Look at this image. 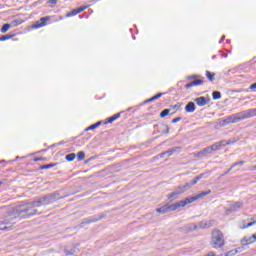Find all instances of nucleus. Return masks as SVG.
Listing matches in <instances>:
<instances>
[{"instance_id": "obj_9", "label": "nucleus", "mask_w": 256, "mask_h": 256, "mask_svg": "<svg viewBox=\"0 0 256 256\" xmlns=\"http://www.w3.org/2000/svg\"><path fill=\"white\" fill-rule=\"evenodd\" d=\"M212 153H214L212 146H208L206 148H203L201 151H199L195 157H199L200 159H203V157H209V155H211Z\"/></svg>"}, {"instance_id": "obj_14", "label": "nucleus", "mask_w": 256, "mask_h": 256, "mask_svg": "<svg viewBox=\"0 0 256 256\" xmlns=\"http://www.w3.org/2000/svg\"><path fill=\"white\" fill-rule=\"evenodd\" d=\"M256 241V236L252 235V236H245L242 240H241V245H243V247L247 246V245H251L252 243H255Z\"/></svg>"}, {"instance_id": "obj_42", "label": "nucleus", "mask_w": 256, "mask_h": 256, "mask_svg": "<svg viewBox=\"0 0 256 256\" xmlns=\"http://www.w3.org/2000/svg\"><path fill=\"white\" fill-rule=\"evenodd\" d=\"M45 2V0H38L36 2H34L31 7H37V5H43V3Z\"/></svg>"}, {"instance_id": "obj_18", "label": "nucleus", "mask_w": 256, "mask_h": 256, "mask_svg": "<svg viewBox=\"0 0 256 256\" xmlns=\"http://www.w3.org/2000/svg\"><path fill=\"white\" fill-rule=\"evenodd\" d=\"M241 207H243V203L242 202H235L233 204L230 205V211H239V209H241Z\"/></svg>"}, {"instance_id": "obj_61", "label": "nucleus", "mask_w": 256, "mask_h": 256, "mask_svg": "<svg viewBox=\"0 0 256 256\" xmlns=\"http://www.w3.org/2000/svg\"><path fill=\"white\" fill-rule=\"evenodd\" d=\"M254 225H256V220L254 221Z\"/></svg>"}, {"instance_id": "obj_40", "label": "nucleus", "mask_w": 256, "mask_h": 256, "mask_svg": "<svg viewBox=\"0 0 256 256\" xmlns=\"http://www.w3.org/2000/svg\"><path fill=\"white\" fill-rule=\"evenodd\" d=\"M198 227H199V229H207V227H209V225L205 222H199Z\"/></svg>"}, {"instance_id": "obj_56", "label": "nucleus", "mask_w": 256, "mask_h": 256, "mask_svg": "<svg viewBox=\"0 0 256 256\" xmlns=\"http://www.w3.org/2000/svg\"><path fill=\"white\" fill-rule=\"evenodd\" d=\"M10 225V227H13V225H15V222H11Z\"/></svg>"}, {"instance_id": "obj_49", "label": "nucleus", "mask_w": 256, "mask_h": 256, "mask_svg": "<svg viewBox=\"0 0 256 256\" xmlns=\"http://www.w3.org/2000/svg\"><path fill=\"white\" fill-rule=\"evenodd\" d=\"M249 89H250L251 91H255V89H256V82L253 83V84H251V85L249 86Z\"/></svg>"}, {"instance_id": "obj_46", "label": "nucleus", "mask_w": 256, "mask_h": 256, "mask_svg": "<svg viewBox=\"0 0 256 256\" xmlns=\"http://www.w3.org/2000/svg\"><path fill=\"white\" fill-rule=\"evenodd\" d=\"M183 119V117H176V118H174V119H172V121H171V123H179V121H181Z\"/></svg>"}, {"instance_id": "obj_8", "label": "nucleus", "mask_w": 256, "mask_h": 256, "mask_svg": "<svg viewBox=\"0 0 256 256\" xmlns=\"http://www.w3.org/2000/svg\"><path fill=\"white\" fill-rule=\"evenodd\" d=\"M64 253L66 256L75 255V253H79V244L73 245L69 244L64 248Z\"/></svg>"}, {"instance_id": "obj_29", "label": "nucleus", "mask_w": 256, "mask_h": 256, "mask_svg": "<svg viewBox=\"0 0 256 256\" xmlns=\"http://www.w3.org/2000/svg\"><path fill=\"white\" fill-rule=\"evenodd\" d=\"M75 157H77L75 153H70L65 156V159L66 161L71 162V161H75Z\"/></svg>"}, {"instance_id": "obj_27", "label": "nucleus", "mask_w": 256, "mask_h": 256, "mask_svg": "<svg viewBox=\"0 0 256 256\" xmlns=\"http://www.w3.org/2000/svg\"><path fill=\"white\" fill-rule=\"evenodd\" d=\"M212 98L214 101H217L221 99V92L220 91H213L212 92Z\"/></svg>"}, {"instance_id": "obj_7", "label": "nucleus", "mask_w": 256, "mask_h": 256, "mask_svg": "<svg viewBox=\"0 0 256 256\" xmlns=\"http://www.w3.org/2000/svg\"><path fill=\"white\" fill-rule=\"evenodd\" d=\"M205 175H207V173H202V174L196 176L192 181L186 182L184 185H182L184 191H187V190L191 189V187H193L194 185H197V183H199V181H201V179H203V177H205Z\"/></svg>"}, {"instance_id": "obj_41", "label": "nucleus", "mask_w": 256, "mask_h": 256, "mask_svg": "<svg viewBox=\"0 0 256 256\" xmlns=\"http://www.w3.org/2000/svg\"><path fill=\"white\" fill-rule=\"evenodd\" d=\"M253 225H255L254 221H252L244 226H241L240 229H249V227H253Z\"/></svg>"}, {"instance_id": "obj_15", "label": "nucleus", "mask_w": 256, "mask_h": 256, "mask_svg": "<svg viewBox=\"0 0 256 256\" xmlns=\"http://www.w3.org/2000/svg\"><path fill=\"white\" fill-rule=\"evenodd\" d=\"M184 109H185L186 113H195L197 106L195 105V102L190 101L186 104Z\"/></svg>"}, {"instance_id": "obj_35", "label": "nucleus", "mask_w": 256, "mask_h": 256, "mask_svg": "<svg viewBox=\"0 0 256 256\" xmlns=\"http://www.w3.org/2000/svg\"><path fill=\"white\" fill-rule=\"evenodd\" d=\"M199 75L193 74V75H189L186 77L187 81H193V79L196 81L197 79H199Z\"/></svg>"}, {"instance_id": "obj_32", "label": "nucleus", "mask_w": 256, "mask_h": 256, "mask_svg": "<svg viewBox=\"0 0 256 256\" xmlns=\"http://www.w3.org/2000/svg\"><path fill=\"white\" fill-rule=\"evenodd\" d=\"M191 83H192V87H198L199 85H203L204 81L196 79V80H193Z\"/></svg>"}, {"instance_id": "obj_44", "label": "nucleus", "mask_w": 256, "mask_h": 256, "mask_svg": "<svg viewBox=\"0 0 256 256\" xmlns=\"http://www.w3.org/2000/svg\"><path fill=\"white\" fill-rule=\"evenodd\" d=\"M237 141H239V138H232V139L226 141V143H229V145H232V143H237Z\"/></svg>"}, {"instance_id": "obj_28", "label": "nucleus", "mask_w": 256, "mask_h": 256, "mask_svg": "<svg viewBox=\"0 0 256 256\" xmlns=\"http://www.w3.org/2000/svg\"><path fill=\"white\" fill-rule=\"evenodd\" d=\"M179 196L174 191L167 195V198L170 199V203L175 201Z\"/></svg>"}, {"instance_id": "obj_13", "label": "nucleus", "mask_w": 256, "mask_h": 256, "mask_svg": "<svg viewBox=\"0 0 256 256\" xmlns=\"http://www.w3.org/2000/svg\"><path fill=\"white\" fill-rule=\"evenodd\" d=\"M158 133H162V135H169L170 128L167 124L160 123L156 125Z\"/></svg>"}, {"instance_id": "obj_57", "label": "nucleus", "mask_w": 256, "mask_h": 256, "mask_svg": "<svg viewBox=\"0 0 256 256\" xmlns=\"http://www.w3.org/2000/svg\"><path fill=\"white\" fill-rule=\"evenodd\" d=\"M227 43H231V40H227Z\"/></svg>"}, {"instance_id": "obj_59", "label": "nucleus", "mask_w": 256, "mask_h": 256, "mask_svg": "<svg viewBox=\"0 0 256 256\" xmlns=\"http://www.w3.org/2000/svg\"><path fill=\"white\" fill-rule=\"evenodd\" d=\"M215 57H217V56H212V59H215Z\"/></svg>"}, {"instance_id": "obj_6", "label": "nucleus", "mask_w": 256, "mask_h": 256, "mask_svg": "<svg viewBox=\"0 0 256 256\" xmlns=\"http://www.w3.org/2000/svg\"><path fill=\"white\" fill-rule=\"evenodd\" d=\"M101 219H105V214L91 216L89 218H84L80 223V227H85V225H90V223H97V221H101Z\"/></svg>"}, {"instance_id": "obj_36", "label": "nucleus", "mask_w": 256, "mask_h": 256, "mask_svg": "<svg viewBox=\"0 0 256 256\" xmlns=\"http://www.w3.org/2000/svg\"><path fill=\"white\" fill-rule=\"evenodd\" d=\"M83 159H85V153L83 151H79L77 153V160L78 161H83Z\"/></svg>"}, {"instance_id": "obj_10", "label": "nucleus", "mask_w": 256, "mask_h": 256, "mask_svg": "<svg viewBox=\"0 0 256 256\" xmlns=\"http://www.w3.org/2000/svg\"><path fill=\"white\" fill-rule=\"evenodd\" d=\"M194 102L196 103V105H198V107H205V105H209V103H211V98L200 96L198 98H195Z\"/></svg>"}, {"instance_id": "obj_23", "label": "nucleus", "mask_w": 256, "mask_h": 256, "mask_svg": "<svg viewBox=\"0 0 256 256\" xmlns=\"http://www.w3.org/2000/svg\"><path fill=\"white\" fill-rule=\"evenodd\" d=\"M53 167H57V163L44 164L39 167L40 170L43 169H51Z\"/></svg>"}, {"instance_id": "obj_1", "label": "nucleus", "mask_w": 256, "mask_h": 256, "mask_svg": "<svg viewBox=\"0 0 256 256\" xmlns=\"http://www.w3.org/2000/svg\"><path fill=\"white\" fill-rule=\"evenodd\" d=\"M59 199H65V197H61L59 191H55L53 193H48L42 197H38L33 202L27 204H21L14 208L15 216L14 219H29V217H33V215H37V208L42 205H51L55 203V201H59Z\"/></svg>"}, {"instance_id": "obj_20", "label": "nucleus", "mask_w": 256, "mask_h": 256, "mask_svg": "<svg viewBox=\"0 0 256 256\" xmlns=\"http://www.w3.org/2000/svg\"><path fill=\"white\" fill-rule=\"evenodd\" d=\"M103 124V121H98L90 126H88L85 131H93V129H97L98 127H101V125Z\"/></svg>"}, {"instance_id": "obj_17", "label": "nucleus", "mask_w": 256, "mask_h": 256, "mask_svg": "<svg viewBox=\"0 0 256 256\" xmlns=\"http://www.w3.org/2000/svg\"><path fill=\"white\" fill-rule=\"evenodd\" d=\"M165 93H157L156 95L152 96L151 98L145 100L144 103H153V101H157V99H161Z\"/></svg>"}, {"instance_id": "obj_3", "label": "nucleus", "mask_w": 256, "mask_h": 256, "mask_svg": "<svg viewBox=\"0 0 256 256\" xmlns=\"http://www.w3.org/2000/svg\"><path fill=\"white\" fill-rule=\"evenodd\" d=\"M211 245L214 249H223L225 247V235L221 230H213Z\"/></svg>"}, {"instance_id": "obj_11", "label": "nucleus", "mask_w": 256, "mask_h": 256, "mask_svg": "<svg viewBox=\"0 0 256 256\" xmlns=\"http://www.w3.org/2000/svg\"><path fill=\"white\" fill-rule=\"evenodd\" d=\"M47 21H51V16H46V17L40 18V20L37 21V22L33 25V28H34V29H41V27H45V25H47Z\"/></svg>"}, {"instance_id": "obj_33", "label": "nucleus", "mask_w": 256, "mask_h": 256, "mask_svg": "<svg viewBox=\"0 0 256 256\" xmlns=\"http://www.w3.org/2000/svg\"><path fill=\"white\" fill-rule=\"evenodd\" d=\"M4 225H9V221L8 220H4V222L0 223V231L7 230V226H4Z\"/></svg>"}, {"instance_id": "obj_39", "label": "nucleus", "mask_w": 256, "mask_h": 256, "mask_svg": "<svg viewBox=\"0 0 256 256\" xmlns=\"http://www.w3.org/2000/svg\"><path fill=\"white\" fill-rule=\"evenodd\" d=\"M85 9H89V5L86 6H80L78 8H76V11L79 13H83V11H85Z\"/></svg>"}, {"instance_id": "obj_43", "label": "nucleus", "mask_w": 256, "mask_h": 256, "mask_svg": "<svg viewBox=\"0 0 256 256\" xmlns=\"http://www.w3.org/2000/svg\"><path fill=\"white\" fill-rule=\"evenodd\" d=\"M171 109H176V111H179V109H181V104L177 103L175 105L170 106V111Z\"/></svg>"}, {"instance_id": "obj_50", "label": "nucleus", "mask_w": 256, "mask_h": 256, "mask_svg": "<svg viewBox=\"0 0 256 256\" xmlns=\"http://www.w3.org/2000/svg\"><path fill=\"white\" fill-rule=\"evenodd\" d=\"M185 89H191V87H193V84L192 82L188 83V84H185Z\"/></svg>"}, {"instance_id": "obj_5", "label": "nucleus", "mask_w": 256, "mask_h": 256, "mask_svg": "<svg viewBox=\"0 0 256 256\" xmlns=\"http://www.w3.org/2000/svg\"><path fill=\"white\" fill-rule=\"evenodd\" d=\"M179 209V206L177 202L175 204H165L160 208L156 209V213H161L162 215H165L167 213H171L172 211H177Z\"/></svg>"}, {"instance_id": "obj_31", "label": "nucleus", "mask_w": 256, "mask_h": 256, "mask_svg": "<svg viewBox=\"0 0 256 256\" xmlns=\"http://www.w3.org/2000/svg\"><path fill=\"white\" fill-rule=\"evenodd\" d=\"M169 113H171V109H164L160 112V117L161 119L167 117V115H169Z\"/></svg>"}, {"instance_id": "obj_54", "label": "nucleus", "mask_w": 256, "mask_h": 256, "mask_svg": "<svg viewBox=\"0 0 256 256\" xmlns=\"http://www.w3.org/2000/svg\"><path fill=\"white\" fill-rule=\"evenodd\" d=\"M222 57H224L226 59V57H228L227 53L222 54Z\"/></svg>"}, {"instance_id": "obj_12", "label": "nucleus", "mask_w": 256, "mask_h": 256, "mask_svg": "<svg viewBox=\"0 0 256 256\" xmlns=\"http://www.w3.org/2000/svg\"><path fill=\"white\" fill-rule=\"evenodd\" d=\"M227 145H229V142H227V140H221L211 145L212 151H221V149H223V147H227Z\"/></svg>"}, {"instance_id": "obj_45", "label": "nucleus", "mask_w": 256, "mask_h": 256, "mask_svg": "<svg viewBox=\"0 0 256 256\" xmlns=\"http://www.w3.org/2000/svg\"><path fill=\"white\" fill-rule=\"evenodd\" d=\"M33 161L38 162V161H47V158L45 157H34Z\"/></svg>"}, {"instance_id": "obj_22", "label": "nucleus", "mask_w": 256, "mask_h": 256, "mask_svg": "<svg viewBox=\"0 0 256 256\" xmlns=\"http://www.w3.org/2000/svg\"><path fill=\"white\" fill-rule=\"evenodd\" d=\"M206 77L208 80L211 81V83H213V81H215V73L214 72L206 70Z\"/></svg>"}, {"instance_id": "obj_60", "label": "nucleus", "mask_w": 256, "mask_h": 256, "mask_svg": "<svg viewBox=\"0 0 256 256\" xmlns=\"http://www.w3.org/2000/svg\"><path fill=\"white\" fill-rule=\"evenodd\" d=\"M64 142H60V145H63Z\"/></svg>"}, {"instance_id": "obj_52", "label": "nucleus", "mask_w": 256, "mask_h": 256, "mask_svg": "<svg viewBox=\"0 0 256 256\" xmlns=\"http://www.w3.org/2000/svg\"><path fill=\"white\" fill-rule=\"evenodd\" d=\"M233 93H243V89L232 90Z\"/></svg>"}, {"instance_id": "obj_47", "label": "nucleus", "mask_w": 256, "mask_h": 256, "mask_svg": "<svg viewBox=\"0 0 256 256\" xmlns=\"http://www.w3.org/2000/svg\"><path fill=\"white\" fill-rule=\"evenodd\" d=\"M233 170V167L231 166L226 172L222 174V177H225V175H229L230 171Z\"/></svg>"}, {"instance_id": "obj_21", "label": "nucleus", "mask_w": 256, "mask_h": 256, "mask_svg": "<svg viewBox=\"0 0 256 256\" xmlns=\"http://www.w3.org/2000/svg\"><path fill=\"white\" fill-rule=\"evenodd\" d=\"M15 37V33H9L6 35L0 36V41H9V39H13Z\"/></svg>"}, {"instance_id": "obj_2", "label": "nucleus", "mask_w": 256, "mask_h": 256, "mask_svg": "<svg viewBox=\"0 0 256 256\" xmlns=\"http://www.w3.org/2000/svg\"><path fill=\"white\" fill-rule=\"evenodd\" d=\"M256 116V108L248 109L233 115L228 116L223 120V125H229V123H239V121H243L245 119H251V117Z\"/></svg>"}, {"instance_id": "obj_37", "label": "nucleus", "mask_w": 256, "mask_h": 256, "mask_svg": "<svg viewBox=\"0 0 256 256\" xmlns=\"http://www.w3.org/2000/svg\"><path fill=\"white\" fill-rule=\"evenodd\" d=\"M170 151H171L172 155H173V153H181V147H179V146L172 147V148H170Z\"/></svg>"}, {"instance_id": "obj_38", "label": "nucleus", "mask_w": 256, "mask_h": 256, "mask_svg": "<svg viewBox=\"0 0 256 256\" xmlns=\"http://www.w3.org/2000/svg\"><path fill=\"white\" fill-rule=\"evenodd\" d=\"M243 165H245V161L241 160L239 162H235L231 167L234 169V167H243Z\"/></svg>"}, {"instance_id": "obj_58", "label": "nucleus", "mask_w": 256, "mask_h": 256, "mask_svg": "<svg viewBox=\"0 0 256 256\" xmlns=\"http://www.w3.org/2000/svg\"><path fill=\"white\" fill-rule=\"evenodd\" d=\"M170 115H175V112H172Z\"/></svg>"}, {"instance_id": "obj_16", "label": "nucleus", "mask_w": 256, "mask_h": 256, "mask_svg": "<svg viewBox=\"0 0 256 256\" xmlns=\"http://www.w3.org/2000/svg\"><path fill=\"white\" fill-rule=\"evenodd\" d=\"M119 117H121V112L116 113L113 116L107 118V121L104 122V125H109V123H113L114 121H117V119H119Z\"/></svg>"}, {"instance_id": "obj_26", "label": "nucleus", "mask_w": 256, "mask_h": 256, "mask_svg": "<svg viewBox=\"0 0 256 256\" xmlns=\"http://www.w3.org/2000/svg\"><path fill=\"white\" fill-rule=\"evenodd\" d=\"M9 29H11V24L6 23V24H3L0 31H1V33H7V31H9Z\"/></svg>"}, {"instance_id": "obj_48", "label": "nucleus", "mask_w": 256, "mask_h": 256, "mask_svg": "<svg viewBox=\"0 0 256 256\" xmlns=\"http://www.w3.org/2000/svg\"><path fill=\"white\" fill-rule=\"evenodd\" d=\"M5 163H13V161H5V160H0V165H2V167H5Z\"/></svg>"}, {"instance_id": "obj_53", "label": "nucleus", "mask_w": 256, "mask_h": 256, "mask_svg": "<svg viewBox=\"0 0 256 256\" xmlns=\"http://www.w3.org/2000/svg\"><path fill=\"white\" fill-rule=\"evenodd\" d=\"M225 41V35H223L219 41V43H223Z\"/></svg>"}, {"instance_id": "obj_51", "label": "nucleus", "mask_w": 256, "mask_h": 256, "mask_svg": "<svg viewBox=\"0 0 256 256\" xmlns=\"http://www.w3.org/2000/svg\"><path fill=\"white\" fill-rule=\"evenodd\" d=\"M50 5H57V0H49Z\"/></svg>"}, {"instance_id": "obj_4", "label": "nucleus", "mask_w": 256, "mask_h": 256, "mask_svg": "<svg viewBox=\"0 0 256 256\" xmlns=\"http://www.w3.org/2000/svg\"><path fill=\"white\" fill-rule=\"evenodd\" d=\"M206 195H211V190L202 191L199 194L185 198L184 200H180L177 203L178 209H181V207H186V205H191V203H195V201H199V199H203V197H206Z\"/></svg>"}, {"instance_id": "obj_34", "label": "nucleus", "mask_w": 256, "mask_h": 256, "mask_svg": "<svg viewBox=\"0 0 256 256\" xmlns=\"http://www.w3.org/2000/svg\"><path fill=\"white\" fill-rule=\"evenodd\" d=\"M75 15H79V13L77 12V9H73L72 11L68 12L66 14V17H75Z\"/></svg>"}, {"instance_id": "obj_24", "label": "nucleus", "mask_w": 256, "mask_h": 256, "mask_svg": "<svg viewBox=\"0 0 256 256\" xmlns=\"http://www.w3.org/2000/svg\"><path fill=\"white\" fill-rule=\"evenodd\" d=\"M174 192L179 197V195H183V193H185V188H183V185H180L174 190Z\"/></svg>"}, {"instance_id": "obj_30", "label": "nucleus", "mask_w": 256, "mask_h": 256, "mask_svg": "<svg viewBox=\"0 0 256 256\" xmlns=\"http://www.w3.org/2000/svg\"><path fill=\"white\" fill-rule=\"evenodd\" d=\"M21 23H23V20L21 19H15L13 20L10 25H12V27H19V25H21Z\"/></svg>"}, {"instance_id": "obj_25", "label": "nucleus", "mask_w": 256, "mask_h": 256, "mask_svg": "<svg viewBox=\"0 0 256 256\" xmlns=\"http://www.w3.org/2000/svg\"><path fill=\"white\" fill-rule=\"evenodd\" d=\"M171 155H173L171 149H168L167 151L160 153L159 157L160 159H163L164 157H171Z\"/></svg>"}, {"instance_id": "obj_55", "label": "nucleus", "mask_w": 256, "mask_h": 256, "mask_svg": "<svg viewBox=\"0 0 256 256\" xmlns=\"http://www.w3.org/2000/svg\"><path fill=\"white\" fill-rule=\"evenodd\" d=\"M3 183H5V180H0V187L3 185Z\"/></svg>"}, {"instance_id": "obj_62", "label": "nucleus", "mask_w": 256, "mask_h": 256, "mask_svg": "<svg viewBox=\"0 0 256 256\" xmlns=\"http://www.w3.org/2000/svg\"><path fill=\"white\" fill-rule=\"evenodd\" d=\"M255 169H256V166H255Z\"/></svg>"}, {"instance_id": "obj_19", "label": "nucleus", "mask_w": 256, "mask_h": 256, "mask_svg": "<svg viewBox=\"0 0 256 256\" xmlns=\"http://www.w3.org/2000/svg\"><path fill=\"white\" fill-rule=\"evenodd\" d=\"M197 229V224H188L184 226L185 233H191V231H195Z\"/></svg>"}]
</instances>
